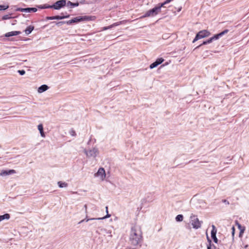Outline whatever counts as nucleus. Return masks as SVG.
<instances>
[{
  "label": "nucleus",
  "mask_w": 249,
  "mask_h": 249,
  "mask_svg": "<svg viewBox=\"0 0 249 249\" xmlns=\"http://www.w3.org/2000/svg\"><path fill=\"white\" fill-rule=\"evenodd\" d=\"M172 0H166L164 2H163L162 3H160V4H159L160 6V7H161L164 6V5L170 3Z\"/></svg>",
  "instance_id": "cd10ccee"
},
{
  "label": "nucleus",
  "mask_w": 249,
  "mask_h": 249,
  "mask_svg": "<svg viewBox=\"0 0 249 249\" xmlns=\"http://www.w3.org/2000/svg\"><path fill=\"white\" fill-rule=\"evenodd\" d=\"M87 20H89V18L86 16L77 17L71 20L66 21V23L67 24H71Z\"/></svg>",
  "instance_id": "39448f33"
},
{
  "label": "nucleus",
  "mask_w": 249,
  "mask_h": 249,
  "mask_svg": "<svg viewBox=\"0 0 249 249\" xmlns=\"http://www.w3.org/2000/svg\"><path fill=\"white\" fill-rule=\"evenodd\" d=\"M95 176L100 177L101 179L102 180H104L106 178V173L104 169L103 168H100L97 173L95 174Z\"/></svg>",
  "instance_id": "1a4fd4ad"
},
{
  "label": "nucleus",
  "mask_w": 249,
  "mask_h": 249,
  "mask_svg": "<svg viewBox=\"0 0 249 249\" xmlns=\"http://www.w3.org/2000/svg\"><path fill=\"white\" fill-rule=\"evenodd\" d=\"M235 223L237 225V226H238V228L239 230L242 229L243 227L238 223V221H237V220L235 221Z\"/></svg>",
  "instance_id": "f704fd0d"
},
{
  "label": "nucleus",
  "mask_w": 249,
  "mask_h": 249,
  "mask_svg": "<svg viewBox=\"0 0 249 249\" xmlns=\"http://www.w3.org/2000/svg\"><path fill=\"white\" fill-rule=\"evenodd\" d=\"M10 218V215L8 213H5L2 215H0V222L4 219H9Z\"/></svg>",
  "instance_id": "aec40b11"
},
{
  "label": "nucleus",
  "mask_w": 249,
  "mask_h": 249,
  "mask_svg": "<svg viewBox=\"0 0 249 249\" xmlns=\"http://www.w3.org/2000/svg\"><path fill=\"white\" fill-rule=\"evenodd\" d=\"M57 184L60 188H66L68 186V183L65 182H62L61 181H58L57 182Z\"/></svg>",
  "instance_id": "6ab92c4d"
},
{
  "label": "nucleus",
  "mask_w": 249,
  "mask_h": 249,
  "mask_svg": "<svg viewBox=\"0 0 249 249\" xmlns=\"http://www.w3.org/2000/svg\"><path fill=\"white\" fill-rule=\"evenodd\" d=\"M9 6L7 5H0V11H4L7 9Z\"/></svg>",
  "instance_id": "a878e982"
},
{
  "label": "nucleus",
  "mask_w": 249,
  "mask_h": 249,
  "mask_svg": "<svg viewBox=\"0 0 249 249\" xmlns=\"http://www.w3.org/2000/svg\"><path fill=\"white\" fill-rule=\"evenodd\" d=\"M212 230L211 231V237L213 240V241L217 243L218 242V239L216 236V229L214 225H212Z\"/></svg>",
  "instance_id": "9b49d317"
},
{
  "label": "nucleus",
  "mask_w": 249,
  "mask_h": 249,
  "mask_svg": "<svg viewBox=\"0 0 249 249\" xmlns=\"http://www.w3.org/2000/svg\"><path fill=\"white\" fill-rule=\"evenodd\" d=\"M183 216L182 214H178L176 217V220L177 221L181 222L183 220Z\"/></svg>",
  "instance_id": "393cba45"
},
{
  "label": "nucleus",
  "mask_w": 249,
  "mask_h": 249,
  "mask_svg": "<svg viewBox=\"0 0 249 249\" xmlns=\"http://www.w3.org/2000/svg\"><path fill=\"white\" fill-rule=\"evenodd\" d=\"M120 24V23H118V22H116V23H113V24L111 25H110V27L112 28L113 27H114V26H118Z\"/></svg>",
  "instance_id": "4c0bfd02"
},
{
  "label": "nucleus",
  "mask_w": 249,
  "mask_h": 249,
  "mask_svg": "<svg viewBox=\"0 0 249 249\" xmlns=\"http://www.w3.org/2000/svg\"><path fill=\"white\" fill-rule=\"evenodd\" d=\"M163 61L164 59L162 58H159L156 60V61H157L159 64L162 63L163 62Z\"/></svg>",
  "instance_id": "2f4dec72"
},
{
  "label": "nucleus",
  "mask_w": 249,
  "mask_h": 249,
  "mask_svg": "<svg viewBox=\"0 0 249 249\" xmlns=\"http://www.w3.org/2000/svg\"><path fill=\"white\" fill-rule=\"evenodd\" d=\"M222 201L224 202V203H227V204H229V202L228 201H227L226 199H224L222 200Z\"/></svg>",
  "instance_id": "79ce46f5"
},
{
  "label": "nucleus",
  "mask_w": 249,
  "mask_h": 249,
  "mask_svg": "<svg viewBox=\"0 0 249 249\" xmlns=\"http://www.w3.org/2000/svg\"><path fill=\"white\" fill-rule=\"evenodd\" d=\"M78 5H79L78 2L73 3L70 1H68L67 2H66V6H67L68 8H72L74 7H77Z\"/></svg>",
  "instance_id": "dca6fc26"
},
{
  "label": "nucleus",
  "mask_w": 249,
  "mask_h": 249,
  "mask_svg": "<svg viewBox=\"0 0 249 249\" xmlns=\"http://www.w3.org/2000/svg\"><path fill=\"white\" fill-rule=\"evenodd\" d=\"M245 230V228L244 227L242 229H240V232H241V233H243Z\"/></svg>",
  "instance_id": "58836bf2"
},
{
  "label": "nucleus",
  "mask_w": 249,
  "mask_h": 249,
  "mask_svg": "<svg viewBox=\"0 0 249 249\" xmlns=\"http://www.w3.org/2000/svg\"><path fill=\"white\" fill-rule=\"evenodd\" d=\"M243 233H241V232L239 233V236L241 237L242 236Z\"/></svg>",
  "instance_id": "c03bdc74"
},
{
  "label": "nucleus",
  "mask_w": 249,
  "mask_h": 249,
  "mask_svg": "<svg viewBox=\"0 0 249 249\" xmlns=\"http://www.w3.org/2000/svg\"><path fill=\"white\" fill-rule=\"evenodd\" d=\"M21 34L20 31H11L8 32L5 34V37H10L12 36H17Z\"/></svg>",
  "instance_id": "4468645a"
},
{
  "label": "nucleus",
  "mask_w": 249,
  "mask_h": 249,
  "mask_svg": "<svg viewBox=\"0 0 249 249\" xmlns=\"http://www.w3.org/2000/svg\"><path fill=\"white\" fill-rule=\"evenodd\" d=\"M49 89V87L46 85H43L39 87L37 89V91L38 93H42L44 91H45Z\"/></svg>",
  "instance_id": "2eb2a0df"
},
{
  "label": "nucleus",
  "mask_w": 249,
  "mask_h": 249,
  "mask_svg": "<svg viewBox=\"0 0 249 249\" xmlns=\"http://www.w3.org/2000/svg\"><path fill=\"white\" fill-rule=\"evenodd\" d=\"M37 7L39 9H47V8H52V5H49L47 4H45L44 5H39L37 6Z\"/></svg>",
  "instance_id": "412c9836"
},
{
  "label": "nucleus",
  "mask_w": 249,
  "mask_h": 249,
  "mask_svg": "<svg viewBox=\"0 0 249 249\" xmlns=\"http://www.w3.org/2000/svg\"><path fill=\"white\" fill-rule=\"evenodd\" d=\"M66 5V0H60L54 2L52 5V8L55 10H60Z\"/></svg>",
  "instance_id": "0eeeda50"
},
{
  "label": "nucleus",
  "mask_w": 249,
  "mask_h": 249,
  "mask_svg": "<svg viewBox=\"0 0 249 249\" xmlns=\"http://www.w3.org/2000/svg\"><path fill=\"white\" fill-rule=\"evenodd\" d=\"M101 231H103L105 234H107L109 237H111L112 236L111 231L107 230L106 229H102Z\"/></svg>",
  "instance_id": "4be33fe9"
},
{
  "label": "nucleus",
  "mask_w": 249,
  "mask_h": 249,
  "mask_svg": "<svg viewBox=\"0 0 249 249\" xmlns=\"http://www.w3.org/2000/svg\"><path fill=\"white\" fill-rule=\"evenodd\" d=\"M209 244L207 246V249H216V247L214 245H212V241L211 240L208 239Z\"/></svg>",
  "instance_id": "b1692460"
},
{
  "label": "nucleus",
  "mask_w": 249,
  "mask_h": 249,
  "mask_svg": "<svg viewBox=\"0 0 249 249\" xmlns=\"http://www.w3.org/2000/svg\"><path fill=\"white\" fill-rule=\"evenodd\" d=\"M11 18V17H10L9 15H4L2 17V19L3 20H6V19H10Z\"/></svg>",
  "instance_id": "7c9ffc66"
},
{
  "label": "nucleus",
  "mask_w": 249,
  "mask_h": 249,
  "mask_svg": "<svg viewBox=\"0 0 249 249\" xmlns=\"http://www.w3.org/2000/svg\"><path fill=\"white\" fill-rule=\"evenodd\" d=\"M111 28V27H110V26H108V27H104V30H107V29H110V28Z\"/></svg>",
  "instance_id": "a19ab883"
},
{
  "label": "nucleus",
  "mask_w": 249,
  "mask_h": 249,
  "mask_svg": "<svg viewBox=\"0 0 249 249\" xmlns=\"http://www.w3.org/2000/svg\"><path fill=\"white\" fill-rule=\"evenodd\" d=\"M37 128H38V130L39 131L41 136L43 138H44L45 137V134L43 131V125L42 124H39L37 126Z\"/></svg>",
  "instance_id": "a211bd4d"
},
{
  "label": "nucleus",
  "mask_w": 249,
  "mask_h": 249,
  "mask_svg": "<svg viewBox=\"0 0 249 249\" xmlns=\"http://www.w3.org/2000/svg\"><path fill=\"white\" fill-rule=\"evenodd\" d=\"M155 62L156 63V64H157V66H158L159 65H160V64H159V63H158L157 61H156Z\"/></svg>",
  "instance_id": "37998d69"
},
{
  "label": "nucleus",
  "mask_w": 249,
  "mask_h": 249,
  "mask_svg": "<svg viewBox=\"0 0 249 249\" xmlns=\"http://www.w3.org/2000/svg\"><path fill=\"white\" fill-rule=\"evenodd\" d=\"M95 219H97V218H87V216H86V218L84 219H83L81 221H80L79 222V223H81L84 221H86V222H88L89 221V220H95Z\"/></svg>",
  "instance_id": "bb28decb"
},
{
  "label": "nucleus",
  "mask_w": 249,
  "mask_h": 249,
  "mask_svg": "<svg viewBox=\"0 0 249 249\" xmlns=\"http://www.w3.org/2000/svg\"><path fill=\"white\" fill-rule=\"evenodd\" d=\"M18 72L21 75H23L25 73V71L24 70H18Z\"/></svg>",
  "instance_id": "473e14b6"
},
{
  "label": "nucleus",
  "mask_w": 249,
  "mask_h": 249,
  "mask_svg": "<svg viewBox=\"0 0 249 249\" xmlns=\"http://www.w3.org/2000/svg\"><path fill=\"white\" fill-rule=\"evenodd\" d=\"M190 218L191 219L192 225L194 229H197L200 228L201 222L199 221L196 215L192 214Z\"/></svg>",
  "instance_id": "423d86ee"
},
{
  "label": "nucleus",
  "mask_w": 249,
  "mask_h": 249,
  "mask_svg": "<svg viewBox=\"0 0 249 249\" xmlns=\"http://www.w3.org/2000/svg\"><path fill=\"white\" fill-rule=\"evenodd\" d=\"M161 8V7L160 5V4H159L158 5L156 6L153 9L147 11L145 13V14L143 15L141 18H143L148 17H154L158 14L160 12Z\"/></svg>",
  "instance_id": "f03ea898"
},
{
  "label": "nucleus",
  "mask_w": 249,
  "mask_h": 249,
  "mask_svg": "<svg viewBox=\"0 0 249 249\" xmlns=\"http://www.w3.org/2000/svg\"><path fill=\"white\" fill-rule=\"evenodd\" d=\"M210 33L207 30H204L200 31L196 36V37L193 41V43H195L200 39L208 37L210 35Z\"/></svg>",
  "instance_id": "7ed1b4c3"
},
{
  "label": "nucleus",
  "mask_w": 249,
  "mask_h": 249,
  "mask_svg": "<svg viewBox=\"0 0 249 249\" xmlns=\"http://www.w3.org/2000/svg\"><path fill=\"white\" fill-rule=\"evenodd\" d=\"M231 230H232V237H233L234 233H235V228L234 226H233L232 227Z\"/></svg>",
  "instance_id": "e433bc0d"
},
{
  "label": "nucleus",
  "mask_w": 249,
  "mask_h": 249,
  "mask_svg": "<svg viewBox=\"0 0 249 249\" xmlns=\"http://www.w3.org/2000/svg\"><path fill=\"white\" fill-rule=\"evenodd\" d=\"M66 23V21H60V22H56V24L59 26H61V25L63 24H65Z\"/></svg>",
  "instance_id": "72a5a7b5"
},
{
  "label": "nucleus",
  "mask_w": 249,
  "mask_h": 249,
  "mask_svg": "<svg viewBox=\"0 0 249 249\" xmlns=\"http://www.w3.org/2000/svg\"><path fill=\"white\" fill-rule=\"evenodd\" d=\"M207 44V42L205 41H204L201 44L199 45V46H198L197 47H196V49H197V48H198L199 47H200V46H201L202 45H206Z\"/></svg>",
  "instance_id": "c9c22d12"
},
{
  "label": "nucleus",
  "mask_w": 249,
  "mask_h": 249,
  "mask_svg": "<svg viewBox=\"0 0 249 249\" xmlns=\"http://www.w3.org/2000/svg\"><path fill=\"white\" fill-rule=\"evenodd\" d=\"M84 208H85V213H87V205L86 204H85L84 205Z\"/></svg>",
  "instance_id": "ea45409f"
},
{
  "label": "nucleus",
  "mask_w": 249,
  "mask_h": 249,
  "mask_svg": "<svg viewBox=\"0 0 249 249\" xmlns=\"http://www.w3.org/2000/svg\"><path fill=\"white\" fill-rule=\"evenodd\" d=\"M142 231L141 227L137 225H134L131 227L129 240L132 245L136 247L141 246V243L142 241Z\"/></svg>",
  "instance_id": "f257e3e1"
},
{
  "label": "nucleus",
  "mask_w": 249,
  "mask_h": 249,
  "mask_svg": "<svg viewBox=\"0 0 249 249\" xmlns=\"http://www.w3.org/2000/svg\"><path fill=\"white\" fill-rule=\"evenodd\" d=\"M69 133L72 136H76V133L73 129H71L69 131Z\"/></svg>",
  "instance_id": "c85d7f7f"
},
{
  "label": "nucleus",
  "mask_w": 249,
  "mask_h": 249,
  "mask_svg": "<svg viewBox=\"0 0 249 249\" xmlns=\"http://www.w3.org/2000/svg\"><path fill=\"white\" fill-rule=\"evenodd\" d=\"M157 64H156V63L154 62H153V63H152L150 65V67L149 68L151 69H152L156 67H157Z\"/></svg>",
  "instance_id": "c756f323"
},
{
  "label": "nucleus",
  "mask_w": 249,
  "mask_h": 249,
  "mask_svg": "<svg viewBox=\"0 0 249 249\" xmlns=\"http://www.w3.org/2000/svg\"><path fill=\"white\" fill-rule=\"evenodd\" d=\"M15 173H16V171L13 169H11V170H3L0 173V175L1 176H6L7 175L15 174Z\"/></svg>",
  "instance_id": "ddd939ff"
},
{
  "label": "nucleus",
  "mask_w": 249,
  "mask_h": 249,
  "mask_svg": "<svg viewBox=\"0 0 249 249\" xmlns=\"http://www.w3.org/2000/svg\"><path fill=\"white\" fill-rule=\"evenodd\" d=\"M84 153L86 155L87 157H93L95 158L99 154V152L97 148L94 147L88 150L85 149Z\"/></svg>",
  "instance_id": "20e7f679"
},
{
  "label": "nucleus",
  "mask_w": 249,
  "mask_h": 249,
  "mask_svg": "<svg viewBox=\"0 0 249 249\" xmlns=\"http://www.w3.org/2000/svg\"><path fill=\"white\" fill-rule=\"evenodd\" d=\"M228 32H229V30L228 29H226L224 31H223V32H222L218 34L215 35L214 36L210 38L209 39H208L206 41L207 42V44L210 43L213 40L218 39L220 37L224 35L227 34Z\"/></svg>",
  "instance_id": "6e6552de"
},
{
  "label": "nucleus",
  "mask_w": 249,
  "mask_h": 249,
  "mask_svg": "<svg viewBox=\"0 0 249 249\" xmlns=\"http://www.w3.org/2000/svg\"><path fill=\"white\" fill-rule=\"evenodd\" d=\"M18 10L22 12L31 13L36 12L37 9L36 8H19Z\"/></svg>",
  "instance_id": "f8f14e48"
},
{
  "label": "nucleus",
  "mask_w": 249,
  "mask_h": 249,
  "mask_svg": "<svg viewBox=\"0 0 249 249\" xmlns=\"http://www.w3.org/2000/svg\"><path fill=\"white\" fill-rule=\"evenodd\" d=\"M70 15H68L67 16H53V17H47L46 19L47 20H53V19H63L64 18H67L70 17Z\"/></svg>",
  "instance_id": "9d476101"
},
{
  "label": "nucleus",
  "mask_w": 249,
  "mask_h": 249,
  "mask_svg": "<svg viewBox=\"0 0 249 249\" xmlns=\"http://www.w3.org/2000/svg\"><path fill=\"white\" fill-rule=\"evenodd\" d=\"M106 212L107 213V214L105 216H104L103 217L97 218L98 220L104 219L108 218V217H109L110 216V214H108V207L107 206L106 207Z\"/></svg>",
  "instance_id": "5701e85b"
},
{
  "label": "nucleus",
  "mask_w": 249,
  "mask_h": 249,
  "mask_svg": "<svg viewBox=\"0 0 249 249\" xmlns=\"http://www.w3.org/2000/svg\"><path fill=\"white\" fill-rule=\"evenodd\" d=\"M34 27L32 25H30L28 26L26 29L24 30V32L26 35H28L32 33V32L34 30Z\"/></svg>",
  "instance_id": "f3484780"
},
{
  "label": "nucleus",
  "mask_w": 249,
  "mask_h": 249,
  "mask_svg": "<svg viewBox=\"0 0 249 249\" xmlns=\"http://www.w3.org/2000/svg\"><path fill=\"white\" fill-rule=\"evenodd\" d=\"M180 10H181V8H179V9H178V11H180Z\"/></svg>",
  "instance_id": "a18cd8bd"
}]
</instances>
